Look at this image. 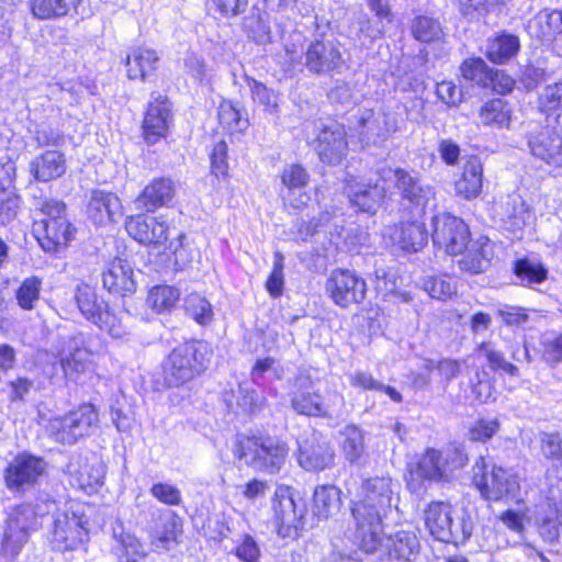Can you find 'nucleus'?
Wrapping results in <instances>:
<instances>
[{"label": "nucleus", "mask_w": 562, "mask_h": 562, "mask_svg": "<svg viewBox=\"0 0 562 562\" xmlns=\"http://www.w3.org/2000/svg\"><path fill=\"white\" fill-rule=\"evenodd\" d=\"M130 236L143 245L159 246L168 238L169 228L155 217L145 216L144 213L131 216L125 223Z\"/></svg>", "instance_id": "22"}, {"label": "nucleus", "mask_w": 562, "mask_h": 562, "mask_svg": "<svg viewBox=\"0 0 562 562\" xmlns=\"http://www.w3.org/2000/svg\"><path fill=\"white\" fill-rule=\"evenodd\" d=\"M487 360L488 368L494 372H503L510 376H518L517 366L508 362L502 351L495 350L490 342H482L479 347Z\"/></svg>", "instance_id": "52"}, {"label": "nucleus", "mask_w": 562, "mask_h": 562, "mask_svg": "<svg viewBox=\"0 0 562 562\" xmlns=\"http://www.w3.org/2000/svg\"><path fill=\"white\" fill-rule=\"evenodd\" d=\"M434 246H468L470 231L468 225L459 217L443 215L434 218Z\"/></svg>", "instance_id": "23"}, {"label": "nucleus", "mask_w": 562, "mask_h": 562, "mask_svg": "<svg viewBox=\"0 0 562 562\" xmlns=\"http://www.w3.org/2000/svg\"><path fill=\"white\" fill-rule=\"evenodd\" d=\"M498 215L504 225L513 232L520 231L532 217L529 205L516 193L507 195L501 202Z\"/></svg>", "instance_id": "30"}, {"label": "nucleus", "mask_w": 562, "mask_h": 562, "mask_svg": "<svg viewBox=\"0 0 562 562\" xmlns=\"http://www.w3.org/2000/svg\"><path fill=\"white\" fill-rule=\"evenodd\" d=\"M172 120L171 103L167 97L158 95L148 103L144 115L142 128L144 139L154 145L167 136Z\"/></svg>", "instance_id": "19"}, {"label": "nucleus", "mask_w": 562, "mask_h": 562, "mask_svg": "<svg viewBox=\"0 0 562 562\" xmlns=\"http://www.w3.org/2000/svg\"><path fill=\"white\" fill-rule=\"evenodd\" d=\"M394 181L402 200L420 212L435 196L434 188L425 183L417 172L397 168L394 170Z\"/></svg>", "instance_id": "18"}, {"label": "nucleus", "mask_w": 562, "mask_h": 562, "mask_svg": "<svg viewBox=\"0 0 562 562\" xmlns=\"http://www.w3.org/2000/svg\"><path fill=\"white\" fill-rule=\"evenodd\" d=\"M461 366L462 362L459 360L443 358L440 359L439 361L426 359L424 361L423 368L428 372L436 370L440 378L442 379V381L445 382V384L447 385L449 382H451L460 374Z\"/></svg>", "instance_id": "55"}, {"label": "nucleus", "mask_w": 562, "mask_h": 562, "mask_svg": "<svg viewBox=\"0 0 562 562\" xmlns=\"http://www.w3.org/2000/svg\"><path fill=\"white\" fill-rule=\"evenodd\" d=\"M134 271L127 260L116 257L103 273V286L112 293L123 296L136 291V282L133 278Z\"/></svg>", "instance_id": "27"}, {"label": "nucleus", "mask_w": 562, "mask_h": 562, "mask_svg": "<svg viewBox=\"0 0 562 562\" xmlns=\"http://www.w3.org/2000/svg\"><path fill=\"white\" fill-rule=\"evenodd\" d=\"M66 473L74 487L87 493H92L101 485L104 476L103 469L98 461L90 463L87 458L81 456L70 459L66 467Z\"/></svg>", "instance_id": "21"}, {"label": "nucleus", "mask_w": 562, "mask_h": 562, "mask_svg": "<svg viewBox=\"0 0 562 562\" xmlns=\"http://www.w3.org/2000/svg\"><path fill=\"white\" fill-rule=\"evenodd\" d=\"M66 170L65 154L57 149L46 150L30 162V172L40 182L58 179L66 173Z\"/></svg>", "instance_id": "26"}, {"label": "nucleus", "mask_w": 562, "mask_h": 562, "mask_svg": "<svg viewBox=\"0 0 562 562\" xmlns=\"http://www.w3.org/2000/svg\"><path fill=\"white\" fill-rule=\"evenodd\" d=\"M284 256L280 251L274 252L272 271L266 282L268 293L273 297H279L283 293L284 277Z\"/></svg>", "instance_id": "62"}, {"label": "nucleus", "mask_w": 562, "mask_h": 562, "mask_svg": "<svg viewBox=\"0 0 562 562\" xmlns=\"http://www.w3.org/2000/svg\"><path fill=\"white\" fill-rule=\"evenodd\" d=\"M41 280L36 277L25 279L20 285L16 300L19 305L24 310H32L34 302L40 297Z\"/></svg>", "instance_id": "61"}, {"label": "nucleus", "mask_w": 562, "mask_h": 562, "mask_svg": "<svg viewBox=\"0 0 562 562\" xmlns=\"http://www.w3.org/2000/svg\"><path fill=\"white\" fill-rule=\"evenodd\" d=\"M342 452L350 462H357L364 453V436L361 429L353 425L342 431Z\"/></svg>", "instance_id": "47"}, {"label": "nucleus", "mask_w": 562, "mask_h": 562, "mask_svg": "<svg viewBox=\"0 0 562 562\" xmlns=\"http://www.w3.org/2000/svg\"><path fill=\"white\" fill-rule=\"evenodd\" d=\"M412 35L422 43H431L441 40L443 30L441 23L428 15H417L411 24Z\"/></svg>", "instance_id": "44"}, {"label": "nucleus", "mask_w": 562, "mask_h": 562, "mask_svg": "<svg viewBox=\"0 0 562 562\" xmlns=\"http://www.w3.org/2000/svg\"><path fill=\"white\" fill-rule=\"evenodd\" d=\"M462 77L482 87H488L492 78V69L482 58H470L461 65Z\"/></svg>", "instance_id": "49"}, {"label": "nucleus", "mask_w": 562, "mask_h": 562, "mask_svg": "<svg viewBox=\"0 0 562 562\" xmlns=\"http://www.w3.org/2000/svg\"><path fill=\"white\" fill-rule=\"evenodd\" d=\"M217 120L231 134L243 133L249 126V120L232 101L223 100L217 108Z\"/></svg>", "instance_id": "42"}, {"label": "nucleus", "mask_w": 562, "mask_h": 562, "mask_svg": "<svg viewBox=\"0 0 562 562\" xmlns=\"http://www.w3.org/2000/svg\"><path fill=\"white\" fill-rule=\"evenodd\" d=\"M32 138L37 147H60L65 144V134L48 124L37 125L33 131Z\"/></svg>", "instance_id": "56"}, {"label": "nucleus", "mask_w": 562, "mask_h": 562, "mask_svg": "<svg viewBox=\"0 0 562 562\" xmlns=\"http://www.w3.org/2000/svg\"><path fill=\"white\" fill-rule=\"evenodd\" d=\"M89 519L80 504L70 503L53 515L49 540L55 550H75L88 539Z\"/></svg>", "instance_id": "7"}, {"label": "nucleus", "mask_w": 562, "mask_h": 562, "mask_svg": "<svg viewBox=\"0 0 562 562\" xmlns=\"http://www.w3.org/2000/svg\"><path fill=\"white\" fill-rule=\"evenodd\" d=\"M175 196V184L168 178L154 179L135 199V210L140 213L155 212L167 205Z\"/></svg>", "instance_id": "25"}, {"label": "nucleus", "mask_w": 562, "mask_h": 562, "mask_svg": "<svg viewBox=\"0 0 562 562\" xmlns=\"http://www.w3.org/2000/svg\"><path fill=\"white\" fill-rule=\"evenodd\" d=\"M234 553L241 562H259L261 555L259 544L255 538L248 533L240 536L234 549Z\"/></svg>", "instance_id": "64"}, {"label": "nucleus", "mask_w": 562, "mask_h": 562, "mask_svg": "<svg viewBox=\"0 0 562 562\" xmlns=\"http://www.w3.org/2000/svg\"><path fill=\"white\" fill-rule=\"evenodd\" d=\"M452 506L446 502H431L425 509V525L429 533L446 543H464L472 535V524L464 518L457 522Z\"/></svg>", "instance_id": "8"}, {"label": "nucleus", "mask_w": 562, "mask_h": 562, "mask_svg": "<svg viewBox=\"0 0 562 562\" xmlns=\"http://www.w3.org/2000/svg\"><path fill=\"white\" fill-rule=\"evenodd\" d=\"M34 207L47 220L33 224V236L40 246H46L45 240L53 246H67L76 240L77 228L66 218V204L55 198H44L35 202Z\"/></svg>", "instance_id": "4"}, {"label": "nucleus", "mask_w": 562, "mask_h": 562, "mask_svg": "<svg viewBox=\"0 0 562 562\" xmlns=\"http://www.w3.org/2000/svg\"><path fill=\"white\" fill-rule=\"evenodd\" d=\"M527 143L535 158L554 168L562 167V128L546 126L530 132Z\"/></svg>", "instance_id": "16"}, {"label": "nucleus", "mask_w": 562, "mask_h": 562, "mask_svg": "<svg viewBox=\"0 0 562 562\" xmlns=\"http://www.w3.org/2000/svg\"><path fill=\"white\" fill-rule=\"evenodd\" d=\"M272 510L278 527V535L282 538H296L303 528L305 507L299 506L293 499L289 487H277L272 498Z\"/></svg>", "instance_id": "13"}, {"label": "nucleus", "mask_w": 562, "mask_h": 562, "mask_svg": "<svg viewBox=\"0 0 562 562\" xmlns=\"http://www.w3.org/2000/svg\"><path fill=\"white\" fill-rule=\"evenodd\" d=\"M483 167L477 156H471L463 166L461 178L456 182V192L465 200L476 198L482 190Z\"/></svg>", "instance_id": "33"}, {"label": "nucleus", "mask_w": 562, "mask_h": 562, "mask_svg": "<svg viewBox=\"0 0 562 562\" xmlns=\"http://www.w3.org/2000/svg\"><path fill=\"white\" fill-rule=\"evenodd\" d=\"M209 362L210 352L205 342L192 340L179 345L164 359L162 381H156V389L179 387L203 372Z\"/></svg>", "instance_id": "2"}, {"label": "nucleus", "mask_w": 562, "mask_h": 562, "mask_svg": "<svg viewBox=\"0 0 562 562\" xmlns=\"http://www.w3.org/2000/svg\"><path fill=\"white\" fill-rule=\"evenodd\" d=\"M392 246H426L428 232L424 224L406 222L386 228Z\"/></svg>", "instance_id": "34"}, {"label": "nucleus", "mask_w": 562, "mask_h": 562, "mask_svg": "<svg viewBox=\"0 0 562 562\" xmlns=\"http://www.w3.org/2000/svg\"><path fill=\"white\" fill-rule=\"evenodd\" d=\"M44 506L48 507L47 504L25 503L12 509L5 521L2 541L7 555L12 558L18 555L27 542L30 532L42 527L45 514L48 512V508L43 509Z\"/></svg>", "instance_id": "6"}, {"label": "nucleus", "mask_w": 562, "mask_h": 562, "mask_svg": "<svg viewBox=\"0 0 562 562\" xmlns=\"http://www.w3.org/2000/svg\"><path fill=\"white\" fill-rule=\"evenodd\" d=\"M482 124L497 128L508 127L512 121V108L503 99H493L480 110Z\"/></svg>", "instance_id": "41"}, {"label": "nucleus", "mask_w": 562, "mask_h": 562, "mask_svg": "<svg viewBox=\"0 0 562 562\" xmlns=\"http://www.w3.org/2000/svg\"><path fill=\"white\" fill-rule=\"evenodd\" d=\"M76 301L82 315L92 323L97 321L99 314L105 308L102 306V303H98L95 293L88 286L78 288Z\"/></svg>", "instance_id": "54"}, {"label": "nucleus", "mask_w": 562, "mask_h": 562, "mask_svg": "<svg viewBox=\"0 0 562 562\" xmlns=\"http://www.w3.org/2000/svg\"><path fill=\"white\" fill-rule=\"evenodd\" d=\"M187 314L200 325H206L213 319L211 303L198 293H191L184 299Z\"/></svg>", "instance_id": "48"}, {"label": "nucleus", "mask_w": 562, "mask_h": 562, "mask_svg": "<svg viewBox=\"0 0 562 562\" xmlns=\"http://www.w3.org/2000/svg\"><path fill=\"white\" fill-rule=\"evenodd\" d=\"M161 525L154 530V543L165 550H169L173 543L179 542L182 533L181 518L172 512H167L160 517Z\"/></svg>", "instance_id": "38"}, {"label": "nucleus", "mask_w": 562, "mask_h": 562, "mask_svg": "<svg viewBox=\"0 0 562 562\" xmlns=\"http://www.w3.org/2000/svg\"><path fill=\"white\" fill-rule=\"evenodd\" d=\"M396 130L395 119L385 113L367 111L358 122L359 139L366 146L382 144Z\"/></svg>", "instance_id": "20"}, {"label": "nucleus", "mask_w": 562, "mask_h": 562, "mask_svg": "<svg viewBox=\"0 0 562 562\" xmlns=\"http://www.w3.org/2000/svg\"><path fill=\"white\" fill-rule=\"evenodd\" d=\"M281 180L289 191H294L306 187L310 181V176L301 165L293 164L284 167Z\"/></svg>", "instance_id": "63"}, {"label": "nucleus", "mask_w": 562, "mask_h": 562, "mask_svg": "<svg viewBox=\"0 0 562 562\" xmlns=\"http://www.w3.org/2000/svg\"><path fill=\"white\" fill-rule=\"evenodd\" d=\"M316 151L319 159L328 165H338L346 157L348 143L345 127L335 122L321 123Z\"/></svg>", "instance_id": "17"}, {"label": "nucleus", "mask_w": 562, "mask_h": 562, "mask_svg": "<svg viewBox=\"0 0 562 562\" xmlns=\"http://www.w3.org/2000/svg\"><path fill=\"white\" fill-rule=\"evenodd\" d=\"M345 64L340 45L337 41L314 38L304 50V66L313 75H328L339 70Z\"/></svg>", "instance_id": "12"}, {"label": "nucleus", "mask_w": 562, "mask_h": 562, "mask_svg": "<svg viewBox=\"0 0 562 562\" xmlns=\"http://www.w3.org/2000/svg\"><path fill=\"white\" fill-rule=\"evenodd\" d=\"M422 288L437 300H447L457 293V284L451 278L426 277L422 281Z\"/></svg>", "instance_id": "51"}, {"label": "nucleus", "mask_w": 562, "mask_h": 562, "mask_svg": "<svg viewBox=\"0 0 562 562\" xmlns=\"http://www.w3.org/2000/svg\"><path fill=\"white\" fill-rule=\"evenodd\" d=\"M542 359L551 367L562 362V333L547 331L541 336Z\"/></svg>", "instance_id": "53"}, {"label": "nucleus", "mask_w": 562, "mask_h": 562, "mask_svg": "<svg viewBox=\"0 0 562 562\" xmlns=\"http://www.w3.org/2000/svg\"><path fill=\"white\" fill-rule=\"evenodd\" d=\"M249 87L255 102L262 105L269 113L277 112L278 94L273 90L255 79L249 82Z\"/></svg>", "instance_id": "60"}, {"label": "nucleus", "mask_w": 562, "mask_h": 562, "mask_svg": "<svg viewBox=\"0 0 562 562\" xmlns=\"http://www.w3.org/2000/svg\"><path fill=\"white\" fill-rule=\"evenodd\" d=\"M519 38L513 34H499L488 40L486 57L494 64H505L519 50Z\"/></svg>", "instance_id": "37"}, {"label": "nucleus", "mask_w": 562, "mask_h": 562, "mask_svg": "<svg viewBox=\"0 0 562 562\" xmlns=\"http://www.w3.org/2000/svg\"><path fill=\"white\" fill-rule=\"evenodd\" d=\"M381 191L374 187L355 192L350 196V202L352 205L358 207L359 211L374 213L381 202Z\"/></svg>", "instance_id": "58"}, {"label": "nucleus", "mask_w": 562, "mask_h": 562, "mask_svg": "<svg viewBox=\"0 0 562 562\" xmlns=\"http://www.w3.org/2000/svg\"><path fill=\"white\" fill-rule=\"evenodd\" d=\"M340 504V491L334 485H324L315 488L313 513L319 519H327L337 514Z\"/></svg>", "instance_id": "39"}, {"label": "nucleus", "mask_w": 562, "mask_h": 562, "mask_svg": "<svg viewBox=\"0 0 562 562\" xmlns=\"http://www.w3.org/2000/svg\"><path fill=\"white\" fill-rule=\"evenodd\" d=\"M514 274L518 280V284L532 286L547 279L548 270L538 259L525 257L515 261Z\"/></svg>", "instance_id": "40"}, {"label": "nucleus", "mask_w": 562, "mask_h": 562, "mask_svg": "<svg viewBox=\"0 0 562 562\" xmlns=\"http://www.w3.org/2000/svg\"><path fill=\"white\" fill-rule=\"evenodd\" d=\"M452 251H447L452 257V262L457 263L463 271L471 273H481L487 269L490 265L491 254L485 251V248H451Z\"/></svg>", "instance_id": "36"}, {"label": "nucleus", "mask_w": 562, "mask_h": 562, "mask_svg": "<svg viewBox=\"0 0 562 562\" xmlns=\"http://www.w3.org/2000/svg\"><path fill=\"white\" fill-rule=\"evenodd\" d=\"M67 416L68 425L74 429L77 438L89 435L99 422V415L92 404H83L71 411Z\"/></svg>", "instance_id": "43"}, {"label": "nucleus", "mask_w": 562, "mask_h": 562, "mask_svg": "<svg viewBox=\"0 0 562 562\" xmlns=\"http://www.w3.org/2000/svg\"><path fill=\"white\" fill-rule=\"evenodd\" d=\"M536 25L540 29L538 36L551 38L562 33V10H542L535 18Z\"/></svg>", "instance_id": "50"}, {"label": "nucleus", "mask_w": 562, "mask_h": 562, "mask_svg": "<svg viewBox=\"0 0 562 562\" xmlns=\"http://www.w3.org/2000/svg\"><path fill=\"white\" fill-rule=\"evenodd\" d=\"M46 429L49 436L56 442L63 445H74L78 440L74 429L68 425L67 415L50 419Z\"/></svg>", "instance_id": "59"}, {"label": "nucleus", "mask_w": 562, "mask_h": 562, "mask_svg": "<svg viewBox=\"0 0 562 562\" xmlns=\"http://www.w3.org/2000/svg\"><path fill=\"white\" fill-rule=\"evenodd\" d=\"M326 291L336 305L346 308L364 300L367 283L355 271L335 269L326 281Z\"/></svg>", "instance_id": "14"}, {"label": "nucleus", "mask_w": 562, "mask_h": 562, "mask_svg": "<svg viewBox=\"0 0 562 562\" xmlns=\"http://www.w3.org/2000/svg\"><path fill=\"white\" fill-rule=\"evenodd\" d=\"M87 214L97 225L114 223L122 217V204L116 194L93 190L87 205Z\"/></svg>", "instance_id": "24"}, {"label": "nucleus", "mask_w": 562, "mask_h": 562, "mask_svg": "<svg viewBox=\"0 0 562 562\" xmlns=\"http://www.w3.org/2000/svg\"><path fill=\"white\" fill-rule=\"evenodd\" d=\"M538 109L546 115L557 114L562 111V79L547 85L538 95Z\"/></svg>", "instance_id": "46"}, {"label": "nucleus", "mask_w": 562, "mask_h": 562, "mask_svg": "<svg viewBox=\"0 0 562 562\" xmlns=\"http://www.w3.org/2000/svg\"><path fill=\"white\" fill-rule=\"evenodd\" d=\"M113 537L115 546L113 550L120 562H140L146 557V551L140 541L122 526L114 528Z\"/></svg>", "instance_id": "35"}, {"label": "nucleus", "mask_w": 562, "mask_h": 562, "mask_svg": "<svg viewBox=\"0 0 562 562\" xmlns=\"http://www.w3.org/2000/svg\"><path fill=\"white\" fill-rule=\"evenodd\" d=\"M385 547L391 560L413 562L419 554L420 543L413 531H397L386 539Z\"/></svg>", "instance_id": "32"}, {"label": "nucleus", "mask_w": 562, "mask_h": 562, "mask_svg": "<svg viewBox=\"0 0 562 562\" xmlns=\"http://www.w3.org/2000/svg\"><path fill=\"white\" fill-rule=\"evenodd\" d=\"M46 468L47 463L43 458L25 452L20 453L3 471L4 484L9 491L24 494L38 483Z\"/></svg>", "instance_id": "11"}, {"label": "nucleus", "mask_w": 562, "mask_h": 562, "mask_svg": "<svg viewBox=\"0 0 562 562\" xmlns=\"http://www.w3.org/2000/svg\"><path fill=\"white\" fill-rule=\"evenodd\" d=\"M92 352L83 334L66 337L58 351L59 362L67 379L75 380L91 366Z\"/></svg>", "instance_id": "15"}, {"label": "nucleus", "mask_w": 562, "mask_h": 562, "mask_svg": "<svg viewBox=\"0 0 562 562\" xmlns=\"http://www.w3.org/2000/svg\"><path fill=\"white\" fill-rule=\"evenodd\" d=\"M448 458L440 450L428 448L408 467L406 486L409 492L419 494L426 490V483L440 482L448 476Z\"/></svg>", "instance_id": "10"}, {"label": "nucleus", "mask_w": 562, "mask_h": 562, "mask_svg": "<svg viewBox=\"0 0 562 562\" xmlns=\"http://www.w3.org/2000/svg\"><path fill=\"white\" fill-rule=\"evenodd\" d=\"M291 394V407L300 415L312 417H339L345 408V398L337 392L327 390L321 394L308 378H297Z\"/></svg>", "instance_id": "5"}, {"label": "nucleus", "mask_w": 562, "mask_h": 562, "mask_svg": "<svg viewBox=\"0 0 562 562\" xmlns=\"http://www.w3.org/2000/svg\"><path fill=\"white\" fill-rule=\"evenodd\" d=\"M232 452L246 465L273 474L284 464L289 448L285 442L273 437L237 435Z\"/></svg>", "instance_id": "3"}, {"label": "nucleus", "mask_w": 562, "mask_h": 562, "mask_svg": "<svg viewBox=\"0 0 562 562\" xmlns=\"http://www.w3.org/2000/svg\"><path fill=\"white\" fill-rule=\"evenodd\" d=\"M82 0H27L31 15L38 21L66 18L77 10Z\"/></svg>", "instance_id": "31"}, {"label": "nucleus", "mask_w": 562, "mask_h": 562, "mask_svg": "<svg viewBox=\"0 0 562 562\" xmlns=\"http://www.w3.org/2000/svg\"><path fill=\"white\" fill-rule=\"evenodd\" d=\"M158 61L159 57L154 49L133 48L125 58L127 78L145 81L155 74Z\"/></svg>", "instance_id": "29"}, {"label": "nucleus", "mask_w": 562, "mask_h": 562, "mask_svg": "<svg viewBox=\"0 0 562 562\" xmlns=\"http://www.w3.org/2000/svg\"><path fill=\"white\" fill-rule=\"evenodd\" d=\"M398 484L390 476H373L362 482L358 498L351 502L355 539L366 552H374L382 542V520L390 512Z\"/></svg>", "instance_id": "1"}, {"label": "nucleus", "mask_w": 562, "mask_h": 562, "mask_svg": "<svg viewBox=\"0 0 562 562\" xmlns=\"http://www.w3.org/2000/svg\"><path fill=\"white\" fill-rule=\"evenodd\" d=\"M334 456L329 442L315 438L300 447L299 463L307 471H321L333 464Z\"/></svg>", "instance_id": "28"}, {"label": "nucleus", "mask_w": 562, "mask_h": 562, "mask_svg": "<svg viewBox=\"0 0 562 562\" xmlns=\"http://www.w3.org/2000/svg\"><path fill=\"white\" fill-rule=\"evenodd\" d=\"M236 397V405L247 414H254L262 405L263 397L247 384H238L237 390L233 391Z\"/></svg>", "instance_id": "57"}, {"label": "nucleus", "mask_w": 562, "mask_h": 562, "mask_svg": "<svg viewBox=\"0 0 562 562\" xmlns=\"http://www.w3.org/2000/svg\"><path fill=\"white\" fill-rule=\"evenodd\" d=\"M180 292L170 285H156L149 290L147 304L158 313L170 311L178 302Z\"/></svg>", "instance_id": "45"}, {"label": "nucleus", "mask_w": 562, "mask_h": 562, "mask_svg": "<svg viewBox=\"0 0 562 562\" xmlns=\"http://www.w3.org/2000/svg\"><path fill=\"white\" fill-rule=\"evenodd\" d=\"M474 483L480 490L482 496L487 501H502L513 498L519 491L517 476L502 467L493 465L487 471V464L483 457L475 462Z\"/></svg>", "instance_id": "9"}]
</instances>
